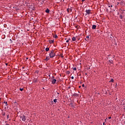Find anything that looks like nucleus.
Returning <instances> with one entry per match:
<instances>
[{
    "label": "nucleus",
    "mask_w": 125,
    "mask_h": 125,
    "mask_svg": "<svg viewBox=\"0 0 125 125\" xmlns=\"http://www.w3.org/2000/svg\"><path fill=\"white\" fill-rule=\"evenodd\" d=\"M0 100H1V98H0Z\"/></svg>",
    "instance_id": "nucleus-32"
},
{
    "label": "nucleus",
    "mask_w": 125,
    "mask_h": 125,
    "mask_svg": "<svg viewBox=\"0 0 125 125\" xmlns=\"http://www.w3.org/2000/svg\"><path fill=\"white\" fill-rule=\"evenodd\" d=\"M92 28L93 29V30H94V29H96V25H93L92 27Z\"/></svg>",
    "instance_id": "nucleus-7"
},
{
    "label": "nucleus",
    "mask_w": 125,
    "mask_h": 125,
    "mask_svg": "<svg viewBox=\"0 0 125 125\" xmlns=\"http://www.w3.org/2000/svg\"><path fill=\"white\" fill-rule=\"evenodd\" d=\"M69 105H70V106H71V107H73V106H74V104H73V103H70V104H69Z\"/></svg>",
    "instance_id": "nucleus-12"
},
{
    "label": "nucleus",
    "mask_w": 125,
    "mask_h": 125,
    "mask_svg": "<svg viewBox=\"0 0 125 125\" xmlns=\"http://www.w3.org/2000/svg\"><path fill=\"white\" fill-rule=\"evenodd\" d=\"M73 70L74 71H77V68L76 67H74L73 68Z\"/></svg>",
    "instance_id": "nucleus-16"
},
{
    "label": "nucleus",
    "mask_w": 125,
    "mask_h": 125,
    "mask_svg": "<svg viewBox=\"0 0 125 125\" xmlns=\"http://www.w3.org/2000/svg\"><path fill=\"white\" fill-rule=\"evenodd\" d=\"M72 40L73 42H75L76 41V37H72Z\"/></svg>",
    "instance_id": "nucleus-10"
},
{
    "label": "nucleus",
    "mask_w": 125,
    "mask_h": 125,
    "mask_svg": "<svg viewBox=\"0 0 125 125\" xmlns=\"http://www.w3.org/2000/svg\"><path fill=\"white\" fill-rule=\"evenodd\" d=\"M66 42H69V40H67V41H66Z\"/></svg>",
    "instance_id": "nucleus-25"
},
{
    "label": "nucleus",
    "mask_w": 125,
    "mask_h": 125,
    "mask_svg": "<svg viewBox=\"0 0 125 125\" xmlns=\"http://www.w3.org/2000/svg\"><path fill=\"white\" fill-rule=\"evenodd\" d=\"M110 82H111V83H113V82H114V79H111Z\"/></svg>",
    "instance_id": "nucleus-19"
},
{
    "label": "nucleus",
    "mask_w": 125,
    "mask_h": 125,
    "mask_svg": "<svg viewBox=\"0 0 125 125\" xmlns=\"http://www.w3.org/2000/svg\"><path fill=\"white\" fill-rule=\"evenodd\" d=\"M84 0H82V1L83 2V1H84Z\"/></svg>",
    "instance_id": "nucleus-29"
},
{
    "label": "nucleus",
    "mask_w": 125,
    "mask_h": 125,
    "mask_svg": "<svg viewBox=\"0 0 125 125\" xmlns=\"http://www.w3.org/2000/svg\"><path fill=\"white\" fill-rule=\"evenodd\" d=\"M91 11V10H86V14H90Z\"/></svg>",
    "instance_id": "nucleus-4"
},
{
    "label": "nucleus",
    "mask_w": 125,
    "mask_h": 125,
    "mask_svg": "<svg viewBox=\"0 0 125 125\" xmlns=\"http://www.w3.org/2000/svg\"><path fill=\"white\" fill-rule=\"evenodd\" d=\"M4 115H5V113H4V114H3V116H4Z\"/></svg>",
    "instance_id": "nucleus-31"
},
{
    "label": "nucleus",
    "mask_w": 125,
    "mask_h": 125,
    "mask_svg": "<svg viewBox=\"0 0 125 125\" xmlns=\"http://www.w3.org/2000/svg\"><path fill=\"white\" fill-rule=\"evenodd\" d=\"M66 74H67V75H70V71H67L66 72Z\"/></svg>",
    "instance_id": "nucleus-14"
},
{
    "label": "nucleus",
    "mask_w": 125,
    "mask_h": 125,
    "mask_svg": "<svg viewBox=\"0 0 125 125\" xmlns=\"http://www.w3.org/2000/svg\"><path fill=\"white\" fill-rule=\"evenodd\" d=\"M79 88H81V86H79Z\"/></svg>",
    "instance_id": "nucleus-33"
},
{
    "label": "nucleus",
    "mask_w": 125,
    "mask_h": 125,
    "mask_svg": "<svg viewBox=\"0 0 125 125\" xmlns=\"http://www.w3.org/2000/svg\"><path fill=\"white\" fill-rule=\"evenodd\" d=\"M45 61H48L49 60V57H46V59H45Z\"/></svg>",
    "instance_id": "nucleus-8"
},
{
    "label": "nucleus",
    "mask_w": 125,
    "mask_h": 125,
    "mask_svg": "<svg viewBox=\"0 0 125 125\" xmlns=\"http://www.w3.org/2000/svg\"><path fill=\"white\" fill-rule=\"evenodd\" d=\"M50 11L49 10V9L48 8H47V9L45 10V12L46 13H49Z\"/></svg>",
    "instance_id": "nucleus-6"
},
{
    "label": "nucleus",
    "mask_w": 125,
    "mask_h": 125,
    "mask_svg": "<svg viewBox=\"0 0 125 125\" xmlns=\"http://www.w3.org/2000/svg\"><path fill=\"white\" fill-rule=\"evenodd\" d=\"M52 84H55V83H56V82H57V80H56V79H54V77H52Z\"/></svg>",
    "instance_id": "nucleus-2"
},
{
    "label": "nucleus",
    "mask_w": 125,
    "mask_h": 125,
    "mask_svg": "<svg viewBox=\"0 0 125 125\" xmlns=\"http://www.w3.org/2000/svg\"><path fill=\"white\" fill-rule=\"evenodd\" d=\"M20 90L21 91H23V88H20Z\"/></svg>",
    "instance_id": "nucleus-18"
},
{
    "label": "nucleus",
    "mask_w": 125,
    "mask_h": 125,
    "mask_svg": "<svg viewBox=\"0 0 125 125\" xmlns=\"http://www.w3.org/2000/svg\"><path fill=\"white\" fill-rule=\"evenodd\" d=\"M71 79H72V80H74V77H73V76H72V77H71Z\"/></svg>",
    "instance_id": "nucleus-23"
},
{
    "label": "nucleus",
    "mask_w": 125,
    "mask_h": 125,
    "mask_svg": "<svg viewBox=\"0 0 125 125\" xmlns=\"http://www.w3.org/2000/svg\"><path fill=\"white\" fill-rule=\"evenodd\" d=\"M54 102L55 103H56V102H57V99H54Z\"/></svg>",
    "instance_id": "nucleus-15"
},
{
    "label": "nucleus",
    "mask_w": 125,
    "mask_h": 125,
    "mask_svg": "<svg viewBox=\"0 0 125 125\" xmlns=\"http://www.w3.org/2000/svg\"><path fill=\"white\" fill-rule=\"evenodd\" d=\"M45 51H49V48L46 47L45 48Z\"/></svg>",
    "instance_id": "nucleus-9"
},
{
    "label": "nucleus",
    "mask_w": 125,
    "mask_h": 125,
    "mask_svg": "<svg viewBox=\"0 0 125 125\" xmlns=\"http://www.w3.org/2000/svg\"><path fill=\"white\" fill-rule=\"evenodd\" d=\"M4 103H5V104H6V106H7V102H4Z\"/></svg>",
    "instance_id": "nucleus-20"
},
{
    "label": "nucleus",
    "mask_w": 125,
    "mask_h": 125,
    "mask_svg": "<svg viewBox=\"0 0 125 125\" xmlns=\"http://www.w3.org/2000/svg\"><path fill=\"white\" fill-rule=\"evenodd\" d=\"M23 69H24V67H22Z\"/></svg>",
    "instance_id": "nucleus-35"
},
{
    "label": "nucleus",
    "mask_w": 125,
    "mask_h": 125,
    "mask_svg": "<svg viewBox=\"0 0 125 125\" xmlns=\"http://www.w3.org/2000/svg\"><path fill=\"white\" fill-rule=\"evenodd\" d=\"M120 19H122V18H123V15H120Z\"/></svg>",
    "instance_id": "nucleus-17"
},
{
    "label": "nucleus",
    "mask_w": 125,
    "mask_h": 125,
    "mask_svg": "<svg viewBox=\"0 0 125 125\" xmlns=\"http://www.w3.org/2000/svg\"><path fill=\"white\" fill-rule=\"evenodd\" d=\"M85 75H87V74H86V73H85Z\"/></svg>",
    "instance_id": "nucleus-36"
},
{
    "label": "nucleus",
    "mask_w": 125,
    "mask_h": 125,
    "mask_svg": "<svg viewBox=\"0 0 125 125\" xmlns=\"http://www.w3.org/2000/svg\"><path fill=\"white\" fill-rule=\"evenodd\" d=\"M34 82H35V83H37V80H35V81H34Z\"/></svg>",
    "instance_id": "nucleus-27"
},
{
    "label": "nucleus",
    "mask_w": 125,
    "mask_h": 125,
    "mask_svg": "<svg viewBox=\"0 0 125 125\" xmlns=\"http://www.w3.org/2000/svg\"><path fill=\"white\" fill-rule=\"evenodd\" d=\"M108 119H112V117H108Z\"/></svg>",
    "instance_id": "nucleus-26"
},
{
    "label": "nucleus",
    "mask_w": 125,
    "mask_h": 125,
    "mask_svg": "<svg viewBox=\"0 0 125 125\" xmlns=\"http://www.w3.org/2000/svg\"><path fill=\"white\" fill-rule=\"evenodd\" d=\"M111 7H113V5H111Z\"/></svg>",
    "instance_id": "nucleus-30"
},
{
    "label": "nucleus",
    "mask_w": 125,
    "mask_h": 125,
    "mask_svg": "<svg viewBox=\"0 0 125 125\" xmlns=\"http://www.w3.org/2000/svg\"><path fill=\"white\" fill-rule=\"evenodd\" d=\"M85 40L86 42H88L89 41V36H87Z\"/></svg>",
    "instance_id": "nucleus-5"
},
{
    "label": "nucleus",
    "mask_w": 125,
    "mask_h": 125,
    "mask_svg": "<svg viewBox=\"0 0 125 125\" xmlns=\"http://www.w3.org/2000/svg\"><path fill=\"white\" fill-rule=\"evenodd\" d=\"M122 3H123V2H120V4H122Z\"/></svg>",
    "instance_id": "nucleus-28"
},
{
    "label": "nucleus",
    "mask_w": 125,
    "mask_h": 125,
    "mask_svg": "<svg viewBox=\"0 0 125 125\" xmlns=\"http://www.w3.org/2000/svg\"><path fill=\"white\" fill-rule=\"evenodd\" d=\"M21 118L23 122H25V121H26V116L25 115L21 116Z\"/></svg>",
    "instance_id": "nucleus-3"
},
{
    "label": "nucleus",
    "mask_w": 125,
    "mask_h": 125,
    "mask_svg": "<svg viewBox=\"0 0 125 125\" xmlns=\"http://www.w3.org/2000/svg\"><path fill=\"white\" fill-rule=\"evenodd\" d=\"M55 55H56V54L54 50H51L49 53L50 58H53V57H55Z\"/></svg>",
    "instance_id": "nucleus-1"
},
{
    "label": "nucleus",
    "mask_w": 125,
    "mask_h": 125,
    "mask_svg": "<svg viewBox=\"0 0 125 125\" xmlns=\"http://www.w3.org/2000/svg\"><path fill=\"white\" fill-rule=\"evenodd\" d=\"M69 10H70V9H69V8L67 9V12H69Z\"/></svg>",
    "instance_id": "nucleus-21"
},
{
    "label": "nucleus",
    "mask_w": 125,
    "mask_h": 125,
    "mask_svg": "<svg viewBox=\"0 0 125 125\" xmlns=\"http://www.w3.org/2000/svg\"><path fill=\"white\" fill-rule=\"evenodd\" d=\"M108 7H110V6H109Z\"/></svg>",
    "instance_id": "nucleus-34"
},
{
    "label": "nucleus",
    "mask_w": 125,
    "mask_h": 125,
    "mask_svg": "<svg viewBox=\"0 0 125 125\" xmlns=\"http://www.w3.org/2000/svg\"><path fill=\"white\" fill-rule=\"evenodd\" d=\"M53 42H54V40H51L50 41V43H53Z\"/></svg>",
    "instance_id": "nucleus-11"
},
{
    "label": "nucleus",
    "mask_w": 125,
    "mask_h": 125,
    "mask_svg": "<svg viewBox=\"0 0 125 125\" xmlns=\"http://www.w3.org/2000/svg\"><path fill=\"white\" fill-rule=\"evenodd\" d=\"M82 86H83V87H84V84H83Z\"/></svg>",
    "instance_id": "nucleus-22"
},
{
    "label": "nucleus",
    "mask_w": 125,
    "mask_h": 125,
    "mask_svg": "<svg viewBox=\"0 0 125 125\" xmlns=\"http://www.w3.org/2000/svg\"><path fill=\"white\" fill-rule=\"evenodd\" d=\"M54 37L55 38V39H57V38H58V36H57V35H55Z\"/></svg>",
    "instance_id": "nucleus-13"
},
{
    "label": "nucleus",
    "mask_w": 125,
    "mask_h": 125,
    "mask_svg": "<svg viewBox=\"0 0 125 125\" xmlns=\"http://www.w3.org/2000/svg\"><path fill=\"white\" fill-rule=\"evenodd\" d=\"M7 119H8V118H9V115H7Z\"/></svg>",
    "instance_id": "nucleus-24"
},
{
    "label": "nucleus",
    "mask_w": 125,
    "mask_h": 125,
    "mask_svg": "<svg viewBox=\"0 0 125 125\" xmlns=\"http://www.w3.org/2000/svg\"><path fill=\"white\" fill-rule=\"evenodd\" d=\"M76 28H77V26H76Z\"/></svg>",
    "instance_id": "nucleus-37"
}]
</instances>
